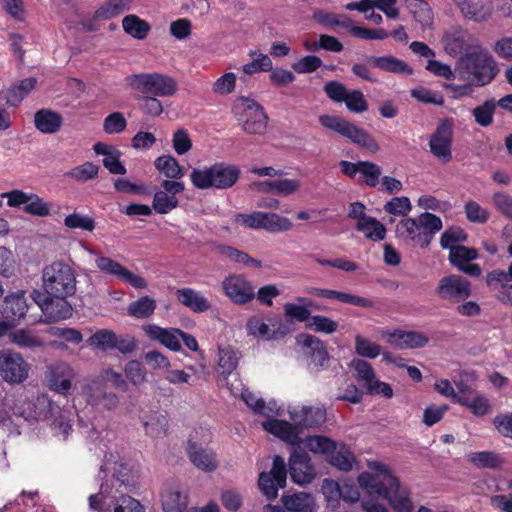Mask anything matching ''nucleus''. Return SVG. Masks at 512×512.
<instances>
[{
    "label": "nucleus",
    "instance_id": "obj_59",
    "mask_svg": "<svg viewBox=\"0 0 512 512\" xmlns=\"http://www.w3.org/2000/svg\"><path fill=\"white\" fill-rule=\"evenodd\" d=\"M330 462L342 471H349L352 468L354 456L345 445H341L330 455Z\"/></svg>",
    "mask_w": 512,
    "mask_h": 512
},
{
    "label": "nucleus",
    "instance_id": "obj_62",
    "mask_svg": "<svg viewBox=\"0 0 512 512\" xmlns=\"http://www.w3.org/2000/svg\"><path fill=\"white\" fill-rule=\"evenodd\" d=\"M307 326L315 332L332 334L337 331L338 323L323 315H313Z\"/></svg>",
    "mask_w": 512,
    "mask_h": 512
},
{
    "label": "nucleus",
    "instance_id": "obj_49",
    "mask_svg": "<svg viewBox=\"0 0 512 512\" xmlns=\"http://www.w3.org/2000/svg\"><path fill=\"white\" fill-rule=\"evenodd\" d=\"M468 460L478 468H498L503 464V458L493 451L473 452L468 455Z\"/></svg>",
    "mask_w": 512,
    "mask_h": 512
},
{
    "label": "nucleus",
    "instance_id": "obj_37",
    "mask_svg": "<svg viewBox=\"0 0 512 512\" xmlns=\"http://www.w3.org/2000/svg\"><path fill=\"white\" fill-rule=\"evenodd\" d=\"M370 63L376 68L395 74H412L413 70L410 66L401 59L394 56H371L369 57Z\"/></svg>",
    "mask_w": 512,
    "mask_h": 512
},
{
    "label": "nucleus",
    "instance_id": "obj_6",
    "mask_svg": "<svg viewBox=\"0 0 512 512\" xmlns=\"http://www.w3.org/2000/svg\"><path fill=\"white\" fill-rule=\"evenodd\" d=\"M125 82L133 90L158 97L173 96L178 88L174 78L161 73L133 74L127 76Z\"/></svg>",
    "mask_w": 512,
    "mask_h": 512
},
{
    "label": "nucleus",
    "instance_id": "obj_42",
    "mask_svg": "<svg viewBox=\"0 0 512 512\" xmlns=\"http://www.w3.org/2000/svg\"><path fill=\"white\" fill-rule=\"evenodd\" d=\"M282 503L287 510L294 512H311L314 508L313 497L304 492L285 495L282 497Z\"/></svg>",
    "mask_w": 512,
    "mask_h": 512
},
{
    "label": "nucleus",
    "instance_id": "obj_2",
    "mask_svg": "<svg viewBox=\"0 0 512 512\" xmlns=\"http://www.w3.org/2000/svg\"><path fill=\"white\" fill-rule=\"evenodd\" d=\"M455 74L465 82L484 86L495 77L496 66L488 51L476 45L460 56L455 66Z\"/></svg>",
    "mask_w": 512,
    "mask_h": 512
},
{
    "label": "nucleus",
    "instance_id": "obj_23",
    "mask_svg": "<svg viewBox=\"0 0 512 512\" xmlns=\"http://www.w3.org/2000/svg\"><path fill=\"white\" fill-rule=\"evenodd\" d=\"M444 50L451 56L466 53L470 47L476 46L469 32L461 27H451L442 37Z\"/></svg>",
    "mask_w": 512,
    "mask_h": 512
},
{
    "label": "nucleus",
    "instance_id": "obj_19",
    "mask_svg": "<svg viewBox=\"0 0 512 512\" xmlns=\"http://www.w3.org/2000/svg\"><path fill=\"white\" fill-rule=\"evenodd\" d=\"M225 295L235 304H246L255 296L251 283L243 276L232 274L222 281Z\"/></svg>",
    "mask_w": 512,
    "mask_h": 512
},
{
    "label": "nucleus",
    "instance_id": "obj_38",
    "mask_svg": "<svg viewBox=\"0 0 512 512\" xmlns=\"http://www.w3.org/2000/svg\"><path fill=\"white\" fill-rule=\"evenodd\" d=\"M48 406L51 417H53L51 427L56 436L62 437V439L65 440L72 429L71 420L69 418L70 412L61 409L51 402L48 403Z\"/></svg>",
    "mask_w": 512,
    "mask_h": 512
},
{
    "label": "nucleus",
    "instance_id": "obj_51",
    "mask_svg": "<svg viewBox=\"0 0 512 512\" xmlns=\"http://www.w3.org/2000/svg\"><path fill=\"white\" fill-rule=\"evenodd\" d=\"M11 343L20 348H40L43 341L32 331L27 329H19L9 334Z\"/></svg>",
    "mask_w": 512,
    "mask_h": 512
},
{
    "label": "nucleus",
    "instance_id": "obj_18",
    "mask_svg": "<svg viewBox=\"0 0 512 512\" xmlns=\"http://www.w3.org/2000/svg\"><path fill=\"white\" fill-rule=\"evenodd\" d=\"M453 123L450 120H442L429 140L431 153L443 162L452 159Z\"/></svg>",
    "mask_w": 512,
    "mask_h": 512
},
{
    "label": "nucleus",
    "instance_id": "obj_13",
    "mask_svg": "<svg viewBox=\"0 0 512 512\" xmlns=\"http://www.w3.org/2000/svg\"><path fill=\"white\" fill-rule=\"evenodd\" d=\"M350 366L355 370L358 382L367 389L369 394L383 395L386 398L393 396L391 386L376 379L375 372L367 361L354 359Z\"/></svg>",
    "mask_w": 512,
    "mask_h": 512
},
{
    "label": "nucleus",
    "instance_id": "obj_58",
    "mask_svg": "<svg viewBox=\"0 0 512 512\" xmlns=\"http://www.w3.org/2000/svg\"><path fill=\"white\" fill-rule=\"evenodd\" d=\"M467 240V234L463 229L459 227H453L446 229L441 235L440 245L443 249L456 248L459 243H463Z\"/></svg>",
    "mask_w": 512,
    "mask_h": 512
},
{
    "label": "nucleus",
    "instance_id": "obj_3",
    "mask_svg": "<svg viewBox=\"0 0 512 512\" xmlns=\"http://www.w3.org/2000/svg\"><path fill=\"white\" fill-rule=\"evenodd\" d=\"M240 174L237 165L217 162L211 166L194 168L189 178L193 186L200 190H226L236 184Z\"/></svg>",
    "mask_w": 512,
    "mask_h": 512
},
{
    "label": "nucleus",
    "instance_id": "obj_27",
    "mask_svg": "<svg viewBox=\"0 0 512 512\" xmlns=\"http://www.w3.org/2000/svg\"><path fill=\"white\" fill-rule=\"evenodd\" d=\"M297 344L302 348L303 353L311 358V361L317 367H323L328 361V352L326 345L318 337L310 334H300L297 336Z\"/></svg>",
    "mask_w": 512,
    "mask_h": 512
},
{
    "label": "nucleus",
    "instance_id": "obj_40",
    "mask_svg": "<svg viewBox=\"0 0 512 512\" xmlns=\"http://www.w3.org/2000/svg\"><path fill=\"white\" fill-rule=\"evenodd\" d=\"M217 253L224 259L229 260L233 263L243 264L247 267L261 268L262 263L249 256L246 252H243L237 248L228 245H217Z\"/></svg>",
    "mask_w": 512,
    "mask_h": 512
},
{
    "label": "nucleus",
    "instance_id": "obj_41",
    "mask_svg": "<svg viewBox=\"0 0 512 512\" xmlns=\"http://www.w3.org/2000/svg\"><path fill=\"white\" fill-rule=\"evenodd\" d=\"M36 79L29 77L23 79L18 84L12 85L6 92L5 100L10 106H18L23 99L35 88Z\"/></svg>",
    "mask_w": 512,
    "mask_h": 512
},
{
    "label": "nucleus",
    "instance_id": "obj_17",
    "mask_svg": "<svg viewBox=\"0 0 512 512\" xmlns=\"http://www.w3.org/2000/svg\"><path fill=\"white\" fill-rule=\"evenodd\" d=\"M96 267L104 274L116 277L125 284L136 289H145L148 286L147 281L124 267L119 262L106 256H97L95 260Z\"/></svg>",
    "mask_w": 512,
    "mask_h": 512
},
{
    "label": "nucleus",
    "instance_id": "obj_43",
    "mask_svg": "<svg viewBox=\"0 0 512 512\" xmlns=\"http://www.w3.org/2000/svg\"><path fill=\"white\" fill-rule=\"evenodd\" d=\"M143 426L146 435L152 438H162L168 429V419L162 413L153 412L143 421Z\"/></svg>",
    "mask_w": 512,
    "mask_h": 512
},
{
    "label": "nucleus",
    "instance_id": "obj_9",
    "mask_svg": "<svg viewBox=\"0 0 512 512\" xmlns=\"http://www.w3.org/2000/svg\"><path fill=\"white\" fill-rule=\"evenodd\" d=\"M30 365L23 356L12 350L0 351V376L9 384H22L29 377Z\"/></svg>",
    "mask_w": 512,
    "mask_h": 512
},
{
    "label": "nucleus",
    "instance_id": "obj_61",
    "mask_svg": "<svg viewBox=\"0 0 512 512\" xmlns=\"http://www.w3.org/2000/svg\"><path fill=\"white\" fill-rule=\"evenodd\" d=\"M64 225L70 229H81L91 232L95 228V221L87 215L74 212L65 217Z\"/></svg>",
    "mask_w": 512,
    "mask_h": 512
},
{
    "label": "nucleus",
    "instance_id": "obj_12",
    "mask_svg": "<svg viewBox=\"0 0 512 512\" xmlns=\"http://www.w3.org/2000/svg\"><path fill=\"white\" fill-rule=\"evenodd\" d=\"M286 479L287 469L285 461L281 456L275 455L271 471L262 472L259 475L258 485L268 499H275L278 495V490L285 487Z\"/></svg>",
    "mask_w": 512,
    "mask_h": 512
},
{
    "label": "nucleus",
    "instance_id": "obj_5",
    "mask_svg": "<svg viewBox=\"0 0 512 512\" xmlns=\"http://www.w3.org/2000/svg\"><path fill=\"white\" fill-rule=\"evenodd\" d=\"M43 288L53 298H66L76 291L73 269L66 263L54 261L43 268Z\"/></svg>",
    "mask_w": 512,
    "mask_h": 512
},
{
    "label": "nucleus",
    "instance_id": "obj_48",
    "mask_svg": "<svg viewBox=\"0 0 512 512\" xmlns=\"http://www.w3.org/2000/svg\"><path fill=\"white\" fill-rule=\"evenodd\" d=\"M156 309V301L149 296H142L128 305V314L137 319L150 317Z\"/></svg>",
    "mask_w": 512,
    "mask_h": 512
},
{
    "label": "nucleus",
    "instance_id": "obj_47",
    "mask_svg": "<svg viewBox=\"0 0 512 512\" xmlns=\"http://www.w3.org/2000/svg\"><path fill=\"white\" fill-rule=\"evenodd\" d=\"M155 168L169 178L168 180L180 179L184 176L183 168L176 158L171 155L159 156L155 160Z\"/></svg>",
    "mask_w": 512,
    "mask_h": 512
},
{
    "label": "nucleus",
    "instance_id": "obj_53",
    "mask_svg": "<svg viewBox=\"0 0 512 512\" xmlns=\"http://www.w3.org/2000/svg\"><path fill=\"white\" fill-rule=\"evenodd\" d=\"M111 490L107 483L100 486L98 493L91 494L88 498V505L90 511L109 512L110 504L107 502Z\"/></svg>",
    "mask_w": 512,
    "mask_h": 512
},
{
    "label": "nucleus",
    "instance_id": "obj_39",
    "mask_svg": "<svg viewBox=\"0 0 512 512\" xmlns=\"http://www.w3.org/2000/svg\"><path fill=\"white\" fill-rule=\"evenodd\" d=\"M161 501L165 512H182L187 507V495L178 487H166L161 494Z\"/></svg>",
    "mask_w": 512,
    "mask_h": 512
},
{
    "label": "nucleus",
    "instance_id": "obj_45",
    "mask_svg": "<svg viewBox=\"0 0 512 512\" xmlns=\"http://www.w3.org/2000/svg\"><path fill=\"white\" fill-rule=\"evenodd\" d=\"M132 0H108L95 12L99 20L111 19L131 9Z\"/></svg>",
    "mask_w": 512,
    "mask_h": 512
},
{
    "label": "nucleus",
    "instance_id": "obj_8",
    "mask_svg": "<svg viewBox=\"0 0 512 512\" xmlns=\"http://www.w3.org/2000/svg\"><path fill=\"white\" fill-rule=\"evenodd\" d=\"M239 223L250 229H263L271 233L284 232L292 229L293 224L289 218L276 213L255 211L249 214L239 213L234 218Z\"/></svg>",
    "mask_w": 512,
    "mask_h": 512
},
{
    "label": "nucleus",
    "instance_id": "obj_54",
    "mask_svg": "<svg viewBox=\"0 0 512 512\" xmlns=\"http://www.w3.org/2000/svg\"><path fill=\"white\" fill-rule=\"evenodd\" d=\"M23 210L25 213L33 216L45 217L50 215L51 205L37 194L30 193Z\"/></svg>",
    "mask_w": 512,
    "mask_h": 512
},
{
    "label": "nucleus",
    "instance_id": "obj_55",
    "mask_svg": "<svg viewBox=\"0 0 512 512\" xmlns=\"http://www.w3.org/2000/svg\"><path fill=\"white\" fill-rule=\"evenodd\" d=\"M496 103L493 99L486 100L482 105L472 110L475 122L480 126L487 127L493 122V115Z\"/></svg>",
    "mask_w": 512,
    "mask_h": 512
},
{
    "label": "nucleus",
    "instance_id": "obj_64",
    "mask_svg": "<svg viewBox=\"0 0 512 512\" xmlns=\"http://www.w3.org/2000/svg\"><path fill=\"white\" fill-rule=\"evenodd\" d=\"M113 512H145L143 505L128 495H121L116 499Z\"/></svg>",
    "mask_w": 512,
    "mask_h": 512
},
{
    "label": "nucleus",
    "instance_id": "obj_14",
    "mask_svg": "<svg viewBox=\"0 0 512 512\" xmlns=\"http://www.w3.org/2000/svg\"><path fill=\"white\" fill-rule=\"evenodd\" d=\"M436 294L442 300L459 303L471 295V283L460 275L451 274L439 280Z\"/></svg>",
    "mask_w": 512,
    "mask_h": 512
},
{
    "label": "nucleus",
    "instance_id": "obj_35",
    "mask_svg": "<svg viewBox=\"0 0 512 512\" xmlns=\"http://www.w3.org/2000/svg\"><path fill=\"white\" fill-rule=\"evenodd\" d=\"M40 307L48 322L67 319L72 315V307L65 298L46 299Z\"/></svg>",
    "mask_w": 512,
    "mask_h": 512
},
{
    "label": "nucleus",
    "instance_id": "obj_33",
    "mask_svg": "<svg viewBox=\"0 0 512 512\" xmlns=\"http://www.w3.org/2000/svg\"><path fill=\"white\" fill-rule=\"evenodd\" d=\"M176 298L181 304L195 313H202L211 308L209 300L199 291L191 288L178 289L176 291Z\"/></svg>",
    "mask_w": 512,
    "mask_h": 512
},
{
    "label": "nucleus",
    "instance_id": "obj_25",
    "mask_svg": "<svg viewBox=\"0 0 512 512\" xmlns=\"http://www.w3.org/2000/svg\"><path fill=\"white\" fill-rule=\"evenodd\" d=\"M291 479L298 485L309 484L315 477L310 458L305 452L294 451L289 459Z\"/></svg>",
    "mask_w": 512,
    "mask_h": 512
},
{
    "label": "nucleus",
    "instance_id": "obj_36",
    "mask_svg": "<svg viewBox=\"0 0 512 512\" xmlns=\"http://www.w3.org/2000/svg\"><path fill=\"white\" fill-rule=\"evenodd\" d=\"M341 136L349 139L356 145L370 150L373 153L379 150L378 143L366 130L357 127L349 121L342 131Z\"/></svg>",
    "mask_w": 512,
    "mask_h": 512
},
{
    "label": "nucleus",
    "instance_id": "obj_31",
    "mask_svg": "<svg viewBox=\"0 0 512 512\" xmlns=\"http://www.w3.org/2000/svg\"><path fill=\"white\" fill-rule=\"evenodd\" d=\"M275 327V324L271 325ZM246 328L248 334L262 340H276L283 337L286 332V326L281 322L278 323V327L271 328L269 324L265 323L262 319L253 317L247 321Z\"/></svg>",
    "mask_w": 512,
    "mask_h": 512
},
{
    "label": "nucleus",
    "instance_id": "obj_56",
    "mask_svg": "<svg viewBox=\"0 0 512 512\" xmlns=\"http://www.w3.org/2000/svg\"><path fill=\"white\" fill-rule=\"evenodd\" d=\"M116 334L107 329H102L94 333L88 340L90 346L100 348L102 350L114 349L116 345Z\"/></svg>",
    "mask_w": 512,
    "mask_h": 512
},
{
    "label": "nucleus",
    "instance_id": "obj_50",
    "mask_svg": "<svg viewBox=\"0 0 512 512\" xmlns=\"http://www.w3.org/2000/svg\"><path fill=\"white\" fill-rule=\"evenodd\" d=\"M111 471L112 477L119 483V486L127 485L130 481L131 469L123 460H106L100 469V474Z\"/></svg>",
    "mask_w": 512,
    "mask_h": 512
},
{
    "label": "nucleus",
    "instance_id": "obj_52",
    "mask_svg": "<svg viewBox=\"0 0 512 512\" xmlns=\"http://www.w3.org/2000/svg\"><path fill=\"white\" fill-rule=\"evenodd\" d=\"M218 355L219 372L222 375H231L238 366L239 353L230 347H225L219 349Z\"/></svg>",
    "mask_w": 512,
    "mask_h": 512
},
{
    "label": "nucleus",
    "instance_id": "obj_22",
    "mask_svg": "<svg viewBox=\"0 0 512 512\" xmlns=\"http://www.w3.org/2000/svg\"><path fill=\"white\" fill-rule=\"evenodd\" d=\"M486 285L499 302L512 305V277L508 270L495 269L488 272Z\"/></svg>",
    "mask_w": 512,
    "mask_h": 512
},
{
    "label": "nucleus",
    "instance_id": "obj_10",
    "mask_svg": "<svg viewBox=\"0 0 512 512\" xmlns=\"http://www.w3.org/2000/svg\"><path fill=\"white\" fill-rule=\"evenodd\" d=\"M327 97L337 103H345L346 108L353 113H363L368 110V103L361 90H349L338 81H329L324 85Z\"/></svg>",
    "mask_w": 512,
    "mask_h": 512
},
{
    "label": "nucleus",
    "instance_id": "obj_16",
    "mask_svg": "<svg viewBox=\"0 0 512 512\" xmlns=\"http://www.w3.org/2000/svg\"><path fill=\"white\" fill-rule=\"evenodd\" d=\"M75 377L74 369L64 361H57L47 366L45 380L50 390L67 395Z\"/></svg>",
    "mask_w": 512,
    "mask_h": 512
},
{
    "label": "nucleus",
    "instance_id": "obj_1",
    "mask_svg": "<svg viewBox=\"0 0 512 512\" xmlns=\"http://www.w3.org/2000/svg\"><path fill=\"white\" fill-rule=\"evenodd\" d=\"M369 472L358 477L359 485L369 494L387 499L396 512H411L412 503L405 489H401L399 480L391 469L378 461L368 464Z\"/></svg>",
    "mask_w": 512,
    "mask_h": 512
},
{
    "label": "nucleus",
    "instance_id": "obj_60",
    "mask_svg": "<svg viewBox=\"0 0 512 512\" xmlns=\"http://www.w3.org/2000/svg\"><path fill=\"white\" fill-rule=\"evenodd\" d=\"M306 447L313 453L332 454L336 443L324 436H310L306 439Z\"/></svg>",
    "mask_w": 512,
    "mask_h": 512
},
{
    "label": "nucleus",
    "instance_id": "obj_26",
    "mask_svg": "<svg viewBox=\"0 0 512 512\" xmlns=\"http://www.w3.org/2000/svg\"><path fill=\"white\" fill-rule=\"evenodd\" d=\"M186 450L190 461L198 469L205 472H212L217 469L219 461L212 449L205 448L190 439Z\"/></svg>",
    "mask_w": 512,
    "mask_h": 512
},
{
    "label": "nucleus",
    "instance_id": "obj_44",
    "mask_svg": "<svg viewBox=\"0 0 512 512\" xmlns=\"http://www.w3.org/2000/svg\"><path fill=\"white\" fill-rule=\"evenodd\" d=\"M357 230L362 232L366 238L372 241H381L385 238L386 228L376 218L367 216L357 222Z\"/></svg>",
    "mask_w": 512,
    "mask_h": 512
},
{
    "label": "nucleus",
    "instance_id": "obj_34",
    "mask_svg": "<svg viewBox=\"0 0 512 512\" xmlns=\"http://www.w3.org/2000/svg\"><path fill=\"white\" fill-rule=\"evenodd\" d=\"M63 124L61 114L50 109H40L34 114V125L44 134L58 132Z\"/></svg>",
    "mask_w": 512,
    "mask_h": 512
},
{
    "label": "nucleus",
    "instance_id": "obj_4",
    "mask_svg": "<svg viewBox=\"0 0 512 512\" xmlns=\"http://www.w3.org/2000/svg\"><path fill=\"white\" fill-rule=\"evenodd\" d=\"M443 227L440 217L424 212L418 218H405L396 225V234L399 238L409 240L415 245L426 248L436 233Z\"/></svg>",
    "mask_w": 512,
    "mask_h": 512
},
{
    "label": "nucleus",
    "instance_id": "obj_20",
    "mask_svg": "<svg viewBox=\"0 0 512 512\" xmlns=\"http://www.w3.org/2000/svg\"><path fill=\"white\" fill-rule=\"evenodd\" d=\"M464 19L483 23L488 21L494 11L491 0H452Z\"/></svg>",
    "mask_w": 512,
    "mask_h": 512
},
{
    "label": "nucleus",
    "instance_id": "obj_11",
    "mask_svg": "<svg viewBox=\"0 0 512 512\" xmlns=\"http://www.w3.org/2000/svg\"><path fill=\"white\" fill-rule=\"evenodd\" d=\"M185 185L181 181L163 180L161 189L155 191L152 208L158 214H168L179 205L178 195L183 193Z\"/></svg>",
    "mask_w": 512,
    "mask_h": 512
},
{
    "label": "nucleus",
    "instance_id": "obj_30",
    "mask_svg": "<svg viewBox=\"0 0 512 512\" xmlns=\"http://www.w3.org/2000/svg\"><path fill=\"white\" fill-rule=\"evenodd\" d=\"M262 427L265 431L277 436L291 445H298L301 442L298 431L299 426H292L287 421L267 419L262 423Z\"/></svg>",
    "mask_w": 512,
    "mask_h": 512
},
{
    "label": "nucleus",
    "instance_id": "obj_21",
    "mask_svg": "<svg viewBox=\"0 0 512 512\" xmlns=\"http://www.w3.org/2000/svg\"><path fill=\"white\" fill-rule=\"evenodd\" d=\"M479 256L478 251L466 246H457L449 251V261L459 271L472 276L479 277L482 273L480 265L471 263Z\"/></svg>",
    "mask_w": 512,
    "mask_h": 512
},
{
    "label": "nucleus",
    "instance_id": "obj_63",
    "mask_svg": "<svg viewBox=\"0 0 512 512\" xmlns=\"http://www.w3.org/2000/svg\"><path fill=\"white\" fill-rule=\"evenodd\" d=\"M127 127V120L121 112L109 114L103 121V130L107 134H119Z\"/></svg>",
    "mask_w": 512,
    "mask_h": 512
},
{
    "label": "nucleus",
    "instance_id": "obj_15",
    "mask_svg": "<svg viewBox=\"0 0 512 512\" xmlns=\"http://www.w3.org/2000/svg\"><path fill=\"white\" fill-rule=\"evenodd\" d=\"M86 402L99 411H112L119 405V397L106 388L99 380L88 381L82 390Z\"/></svg>",
    "mask_w": 512,
    "mask_h": 512
},
{
    "label": "nucleus",
    "instance_id": "obj_28",
    "mask_svg": "<svg viewBox=\"0 0 512 512\" xmlns=\"http://www.w3.org/2000/svg\"><path fill=\"white\" fill-rule=\"evenodd\" d=\"M145 334L152 340L158 341L160 344L178 352L181 350L180 333L178 328H162L156 324H148L142 327Z\"/></svg>",
    "mask_w": 512,
    "mask_h": 512
},
{
    "label": "nucleus",
    "instance_id": "obj_32",
    "mask_svg": "<svg viewBox=\"0 0 512 512\" xmlns=\"http://www.w3.org/2000/svg\"><path fill=\"white\" fill-rule=\"evenodd\" d=\"M387 342L400 348H421L428 343V338L416 331L395 330L387 333Z\"/></svg>",
    "mask_w": 512,
    "mask_h": 512
},
{
    "label": "nucleus",
    "instance_id": "obj_7",
    "mask_svg": "<svg viewBox=\"0 0 512 512\" xmlns=\"http://www.w3.org/2000/svg\"><path fill=\"white\" fill-rule=\"evenodd\" d=\"M233 111L243 122V130L248 134H262L266 130L267 116L263 108L254 100L240 97L235 101Z\"/></svg>",
    "mask_w": 512,
    "mask_h": 512
},
{
    "label": "nucleus",
    "instance_id": "obj_46",
    "mask_svg": "<svg viewBox=\"0 0 512 512\" xmlns=\"http://www.w3.org/2000/svg\"><path fill=\"white\" fill-rule=\"evenodd\" d=\"M122 27L127 34L136 39H144L151 29L147 21L134 14L123 18Z\"/></svg>",
    "mask_w": 512,
    "mask_h": 512
},
{
    "label": "nucleus",
    "instance_id": "obj_57",
    "mask_svg": "<svg viewBox=\"0 0 512 512\" xmlns=\"http://www.w3.org/2000/svg\"><path fill=\"white\" fill-rule=\"evenodd\" d=\"M467 219L472 223L484 224L490 218V212L474 200H468L464 205Z\"/></svg>",
    "mask_w": 512,
    "mask_h": 512
},
{
    "label": "nucleus",
    "instance_id": "obj_29",
    "mask_svg": "<svg viewBox=\"0 0 512 512\" xmlns=\"http://www.w3.org/2000/svg\"><path fill=\"white\" fill-rule=\"evenodd\" d=\"M289 415L299 428L316 427L326 420V410L323 407L293 408L289 410Z\"/></svg>",
    "mask_w": 512,
    "mask_h": 512
},
{
    "label": "nucleus",
    "instance_id": "obj_24",
    "mask_svg": "<svg viewBox=\"0 0 512 512\" xmlns=\"http://www.w3.org/2000/svg\"><path fill=\"white\" fill-rule=\"evenodd\" d=\"M28 310V304L25 297V291L19 290L11 292L0 302V314L7 321L15 324L17 320L22 319Z\"/></svg>",
    "mask_w": 512,
    "mask_h": 512
}]
</instances>
